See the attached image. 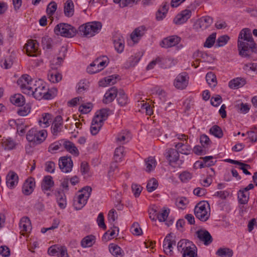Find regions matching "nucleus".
Masks as SVG:
<instances>
[{"label": "nucleus", "mask_w": 257, "mask_h": 257, "mask_svg": "<svg viewBox=\"0 0 257 257\" xmlns=\"http://www.w3.org/2000/svg\"><path fill=\"white\" fill-rule=\"evenodd\" d=\"M54 185L53 178L50 176H46L44 177L42 183V189L44 191H49Z\"/></svg>", "instance_id": "32"}, {"label": "nucleus", "mask_w": 257, "mask_h": 257, "mask_svg": "<svg viewBox=\"0 0 257 257\" xmlns=\"http://www.w3.org/2000/svg\"><path fill=\"white\" fill-rule=\"evenodd\" d=\"M117 218V214L116 211L112 209H111L108 214V221L113 224L115 220Z\"/></svg>", "instance_id": "64"}, {"label": "nucleus", "mask_w": 257, "mask_h": 257, "mask_svg": "<svg viewBox=\"0 0 257 257\" xmlns=\"http://www.w3.org/2000/svg\"><path fill=\"white\" fill-rule=\"evenodd\" d=\"M109 109L107 108H103L99 111H97L93 118H98V120L99 119L102 123L104 120H105L109 115Z\"/></svg>", "instance_id": "35"}, {"label": "nucleus", "mask_w": 257, "mask_h": 257, "mask_svg": "<svg viewBox=\"0 0 257 257\" xmlns=\"http://www.w3.org/2000/svg\"><path fill=\"white\" fill-rule=\"evenodd\" d=\"M181 40L180 37L173 35L163 39L160 45L162 48H169L178 44L181 42Z\"/></svg>", "instance_id": "14"}, {"label": "nucleus", "mask_w": 257, "mask_h": 257, "mask_svg": "<svg viewBox=\"0 0 257 257\" xmlns=\"http://www.w3.org/2000/svg\"><path fill=\"white\" fill-rule=\"evenodd\" d=\"M194 211L196 217L201 221H206L209 218L210 208L207 202L198 203L195 207Z\"/></svg>", "instance_id": "6"}, {"label": "nucleus", "mask_w": 257, "mask_h": 257, "mask_svg": "<svg viewBox=\"0 0 257 257\" xmlns=\"http://www.w3.org/2000/svg\"><path fill=\"white\" fill-rule=\"evenodd\" d=\"M216 33H212L206 39L204 43V46L207 48L211 47L215 42Z\"/></svg>", "instance_id": "53"}, {"label": "nucleus", "mask_w": 257, "mask_h": 257, "mask_svg": "<svg viewBox=\"0 0 257 257\" xmlns=\"http://www.w3.org/2000/svg\"><path fill=\"white\" fill-rule=\"evenodd\" d=\"M255 44L249 29H243L240 32L237 40V49L240 56L249 57L250 52H253Z\"/></svg>", "instance_id": "1"}, {"label": "nucleus", "mask_w": 257, "mask_h": 257, "mask_svg": "<svg viewBox=\"0 0 257 257\" xmlns=\"http://www.w3.org/2000/svg\"><path fill=\"white\" fill-rule=\"evenodd\" d=\"M92 189L89 186H86L80 190L74 199L73 205L76 210L82 209L86 204L90 196Z\"/></svg>", "instance_id": "4"}, {"label": "nucleus", "mask_w": 257, "mask_h": 257, "mask_svg": "<svg viewBox=\"0 0 257 257\" xmlns=\"http://www.w3.org/2000/svg\"><path fill=\"white\" fill-rule=\"evenodd\" d=\"M117 96V90L115 87L109 89L104 94L103 102L104 103H109L112 102Z\"/></svg>", "instance_id": "24"}, {"label": "nucleus", "mask_w": 257, "mask_h": 257, "mask_svg": "<svg viewBox=\"0 0 257 257\" xmlns=\"http://www.w3.org/2000/svg\"><path fill=\"white\" fill-rule=\"evenodd\" d=\"M102 123L98 118H93L92 121L90 132L92 135H96L99 132L101 127L102 126Z\"/></svg>", "instance_id": "30"}, {"label": "nucleus", "mask_w": 257, "mask_h": 257, "mask_svg": "<svg viewBox=\"0 0 257 257\" xmlns=\"http://www.w3.org/2000/svg\"><path fill=\"white\" fill-rule=\"evenodd\" d=\"M130 138V133L128 131H122L117 135L116 141L117 143L122 144L125 140L128 141Z\"/></svg>", "instance_id": "44"}, {"label": "nucleus", "mask_w": 257, "mask_h": 257, "mask_svg": "<svg viewBox=\"0 0 257 257\" xmlns=\"http://www.w3.org/2000/svg\"><path fill=\"white\" fill-rule=\"evenodd\" d=\"M38 45L39 44L36 40H28L25 46L27 55L32 57L37 56L39 55L40 51L38 49Z\"/></svg>", "instance_id": "11"}, {"label": "nucleus", "mask_w": 257, "mask_h": 257, "mask_svg": "<svg viewBox=\"0 0 257 257\" xmlns=\"http://www.w3.org/2000/svg\"><path fill=\"white\" fill-rule=\"evenodd\" d=\"M239 202L242 204H246L249 199V193L244 190H240L238 192Z\"/></svg>", "instance_id": "37"}, {"label": "nucleus", "mask_w": 257, "mask_h": 257, "mask_svg": "<svg viewBox=\"0 0 257 257\" xmlns=\"http://www.w3.org/2000/svg\"><path fill=\"white\" fill-rule=\"evenodd\" d=\"M212 17H201L194 24V28L204 30L208 28L212 23Z\"/></svg>", "instance_id": "15"}, {"label": "nucleus", "mask_w": 257, "mask_h": 257, "mask_svg": "<svg viewBox=\"0 0 257 257\" xmlns=\"http://www.w3.org/2000/svg\"><path fill=\"white\" fill-rule=\"evenodd\" d=\"M200 142L204 148H207L210 145L211 143L209 137L204 134L200 136Z\"/></svg>", "instance_id": "61"}, {"label": "nucleus", "mask_w": 257, "mask_h": 257, "mask_svg": "<svg viewBox=\"0 0 257 257\" xmlns=\"http://www.w3.org/2000/svg\"><path fill=\"white\" fill-rule=\"evenodd\" d=\"M19 177L16 173L14 171H10L6 176V184L7 187L11 189H14L18 185Z\"/></svg>", "instance_id": "16"}, {"label": "nucleus", "mask_w": 257, "mask_h": 257, "mask_svg": "<svg viewBox=\"0 0 257 257\" xmlns=\"http://www.w3.org/2000/svg\"><path fill=\"white\" fill-rule=\"evenodd\" d=\"M62 147L61 144L59 142H56L51 144L48 148V151L51 153H55L56 152L60 150Z\"/></svg>", "instance_id": "60"}, {"label": "nucleus", "mask_w": 257, "mask_h": 257, "mask_svg": "<svg viewBox=\"0 0 257 257\" xmlns=\"http://www.w3.org/2000/svg\"><path fill=\"white\" fill-rule=\"evenodd\" d=\"M52 115L49 113H44L39 120V124L42 127L49 126L52 120Z\"/></svg>", "instance_id": "26"}, {"label": "nucleus", "mask_w": 257, "mask_h": 257, "mask_svg": "<svg viewBox=\"0 0 257 257\" xmlns=\"http://www.w3.org/2000/svg\"><path fill=\"white\" fill-rule=\"evenodd\" d=\"M111 231L108 230L106 232L103 236V238L106 239L107 240H109L112 238L114 237L115 235V231H118V228L115 226L113 225L112 227L111 228Z\"/></svg>", "instance_id": "50"}, {"label": "nucleus", "mask_w": 257, "mask_h": 257, "mask_svg": "<svg viewBox=\"0 0 257 257\" xmlns=\"http://www.w3.org/2000/svg\"><path fill=\"white\" fill-rule=\"evenodd\" d=\"M89 25L88 23L81 25L79 27L77 33L82 36L90 38L91 37V32L90 31Z\"/></svg>", "instance_id": "34"}, {"label": "nucleus", "mask_w": 257, "mask_h": 257, "mask_svg": "<svg viewBox=\"0 0 257 257\" xmlns=\"http://www.w3.org/2000/svg\"><path fill=\"white\" fill-rule=\"evenodd\" d=\"M210 133L218 138H221L223 136V133L221 128L218 125H215L210 128Z\"/></svg>", "instance_id": "47"}, {"label": "nucleus", "mask_w": 257, "mask_h": 257, "mask_svg": "<svg viewBox=\"0 0 257 257\" xmlns=\"http://www.w3.org/2000/svg\"><path fill=\"white\" fill-rule=\"evenodd\" d=\"M113 42L115 50L118 53H121L124 48V41L123 37L119 34L113 36Z\"/></svg>", "instance_id": "18"}, {"label": "nucleus", "mask_w": 257, "mask_h": 257, "mask_svg": "<svg viewBox=\"0 0 257 257\" xmlns=\"http://www.w3.org/2000/svg\"><path fill=\"white\" fill-rule=\"evenodd\" d=\"M20 233L24 235L30 232L32 229L30 220L27 217H23L19 223Z\"/></svg>", "instance_id": "19"}, {"label": "nucleus", "mask_w": 257, "mask_h": 257, "mask_svg": "<svg viewBox=\"0 0 257 257\" xmlns=\"http://www.w3.org/2000/svg\"><path fill=\"white\" fill-rule=\"evenodd\" d=\"M235 107L239 112L243 114L247 113L250 109V107L247 104L243 103L242 102L239 104L236 105Z\"/></svg>", "instance_id": "56"}, {"label": "nucleus", "mask_w": 257, "mask_h": 257, "mask_svg": "<svg viewBox=\"0 0 257 257\" xmlns=\"http://www.w3.org/2000/svg\"><path fill=\"white\" fill-rule=\"evenodd\" d=\"M109 62L108 58L105 56H102L96 58L87 70L89 73H95L103 70L108 64Z\"/></svg>", "instance_id": "7"}, {"label": "nucleus", "mask_w": 257, "mask_h": 257, "mask_svg": "<svg viewBox=\"0 0 257 257\" xmlns=\"http://www.w3.org/2000/svg\"><path fill=\"white\" fill-rule=\"evenodd\" d=\"M2 146L5 150H12L16 148L17 143L12 138H3Z\"/></svg>", "instance_id": "27"}, {"label": "nucleus", "mask_w": 257, "mask_h": 257, "mask_svg": "<svg viewBox=\"0 0 257 257\" xmlns=\"http://www.w3.org/2000/svg\"><path fill=\"white\" fill-rule=\"evenodd\" d=\"M212 156H206L202 158V162H198L197 163H199V166L200 168L211 166L214 164L212 160Z\"/></svg>", "instance_id": "41"}, {"label": "nucleus", "mask_w": 257, "mask_h": 257, "mask_svg": "<svg viewBox=\"0 0 257 257\" xmlns=\"http://www.w3.org/2000/svg\"><path fill=\"white\" fill-rule=\"evenodd\" d=\"M169 209H164L159 213H157V217L160 222L165 221L168 216L169 213Z\"/></svg>", "instance_id": "57"}, {"label": "nucleus", "mask_w": 257, "mask_h": 257, "mask_svg": "<svg viewBox=\"0 0 257 257\" xmlns=\"http://www.w3.org/2000/svg\"><path fill=\"white\" fill-rule=\"evenodd\" d=\"M88 24L90 29L91 37L98 33L102 28V24L99 22L94 21L89 22Z\"/></svg>", "instance_id": "33"}, {"label": "nucleus", "mask_w": 257, "mask_h": 257, "mask_svg": "<svg viewBox=\"0 0 257 257\" xmlns=\"http://www.w3.org/2000/svg\"><path fill=\"white\" fill-rule=\"evenodd\" d=\"M11 102L17 106H21L25 103V98L21 94H16L10 98Z\"/></svg>", "instance_id": "36"}, {"label": "nucleus", "mask_w": 257, "mask_h": 257, "mask_svg": "<svg viewBox=\"0 0 257 257\" xmlns=\"http://www.w3.org/2000/svg\"><path fill=\"white\" fill-rule=\"evenodd\" d=\"M216 254L221 257H231L232 256V250L228 248H220L216 252Z\"/></svg>", "instance_id": "43"}, {"label": "nucleus", "mask_w": 257, "mask_h": 257, "mask_svg": "<svg viewBox=\"0 0 257 257\" xmlns=\"http://www.w3.org/2000/svg\"><path fill=\"white\" fill-rule=\"evenodd\" d=\"M56 200L59 207L64 209L66 207L67 202L65 193L63 191L59 190L56 194Z\"/></svg>", "instance_id": "28"}, {"label": "nucleus", "mask_w": 257, "mask_h": 257, "mask_svg": "<svg viewBox=\"0 0 257 257\" xmlns=\"http://www.w3.org/2000/svg\"><path fill=\"white\" fill-rule=\"evenodd\" d=\"M60 169L64 173H69L71 171L73 167V162L70 157H62L59 160Z\"/></svg>", "instance_id": "13"}, {"label": "nucleus", "mask_w": 257, "mask_h": 257, "mask_svg": "<svg viewBox=\"0 0 257 257\" xmlns=\"http://www.w3.org/2000/svg\"><path fill=\"white\" fill-rule=\"evenodd\" d=\"M49 80L53 83H57L62 79V75L58 72L52 73L48 76Z\"/></svg>", "instance_id": "59"}, {"label": "nucleus", "mask_w": 257, "mask_h": 257, "mask_svg": "<svg viewBox=\"0 0 257 257\" xmlns=\"http://www.w3.org/2000/svg\"><path fill=\"white\" fill-rule=\"evenodd\" d=\"M169 5L168 3L165 2L163 3L158 10V14L159 15H166L169 10Z\"/></svg>", "instance_id": "58"}, {"label": "nucleus", "mask_w": 257, "mask_h": 257, "mask_svg": "<svg viewBox=\"0 0 257 257\" xmlns=\"http://www.w3.org/2000/svg\"><path fill=\"white\" fill-rule=\"evenodd\" d=\"M146 28L144 26L139 27L134 30L130 36L133 44L137 43L142 37L145 34Z\"/></svg>", "instance_id": "22"}, {"label": "nucleus", "mask_w": 257, "mask_h": 257, "mask_svg": "<svg viewBox=\"0 0 257 257\" xmlns=\"http://www.w3.org/2000/svg\"><path fill=\"white\" fill-rule=\"evenodd\" d=\"M63 146L71 154L76 156L79 155L78 150L73 143L65 141L63 142Z\"/></svg>", "instance_id": "31"}, {"label": "nucleus", "mask_w": 257, "mask_h": 257, "mask_svg": "<svg viewBox=\"0 0 257 257\" xmlns=\"http://www.w3.org/2000/svg\"><path fill=\"white\" fill-rule=\"evenodd\" d=\"M158 181L155 178L151 179L148 183L147 185V190L152 192L154 191L158 187Z\"/></svg>", "instance_id": "55"}, {"label": "nucleus", "mask_w": 257, "mask_h": 257, "mask_svg": "<svg viewBox=\"0 0 257 257\" xmlns=\"http://www.w3.org/2000/svg\"><path fill=\"white\" fill-rule=\"evenodd\" d=\"M229 39V37L226 35L221 36L217 39L215 46L217 47H223L227 43Z\"/></svg>", "instance_id": "45"}, {"label": "nucleus", "mask_w": 257, "mask_h": 257, "mask_svg": "<svg viewBox=\"0 0 257 257\" xmlns=\"http://www.w3.org/2000/svg\"><path fill=\"white\" fill-rule=\"evenodd\" d=\"M175 203L179 208L184 209L186 205L188 203V201L186 198L181 197L176 199Z\"/></svg>", "instance_id": "54"}, {"label": "nucleus", "mask_w": 257, "mask_h": 257, "mask_svg": "<svg viewBox=\"0 0 257 257\" xmlns=\"http://www.w3.org/2000/svg\"><path fill=\"white\" fill-rule=\"evenodd\" d=\"M52 39L49 36H46L42 38V45L44 49H49L52 46Z\"/></svg>", "instance_id": "51"}, {"label": "nucleus", "mask_w": 257, "mask_h": 257, "mask_svg": "<svg viewBox=\"0 0 257 257\" xmlns=\"http://www.w3.org/2000/svg\"><path fill=\"white\" fill-rule=\"evenodd\" d=\"M178 250L182 254V257H197L196 247L192 242L182 239L177 244Z\"/></svg>", "instance_id": "3"}, {"label": "nucleus", "mask_w": 257, "mask_h": 257, "mask_svg": "<svg viewBox=\"0 0 257 257\" xmlns=\"http://www.w3.org/2000/svg\"><path fill=\"white\" fill-rule=\"evenodd\" d=\"M168 157L170 162H175L179 159V152L177 150H175L173 149H170L168 150Z\"/></svg>", "instance_id": "48"}, {"label": "nucleus", "mask_w": 257, "mask_h": 257, "mask_svg": "<svg viewBox=\"0 0 257 257\" xmlns=\"http://www.w3.org/2000/svg\"><path fill=\"white\" fill-rule=\"evenodd\" d=\"M245 83V80L243 78H236L229 81L228 86L231 89H238L244 86Z\"/></svg>", "instance_id": "29"}, {"label": "nucleus", "mask_w": 257, "mask_h": 257, "mask_svg": "<svg viewBox=\"0 0 257 257\" xmlns=\"http://www.w3.org/2000/svg\"><path fill=\"white\" fill-rule=\"evenodd\" d=\"M109 250L111 254L116 257L121 255L123 252L121 248L114 243H111L109 245Z\"/></svg>", "instance_id": "40"}, {"label": "nucleus", "mask_w": 257, "mask_h": 257, "mask_svg": "<svg viewBox=\"0 0 257 257\" xmlns=\"http://www.w3.org/2000/svg\"><path fill=\"white\" fill-rule=\"evenodd\" d=\"M140 59V58L138 56H132L128 59L125 63L124 67L126 68H129L130 67H134L138 63Z\"/></svg>", "instance_id": "46"}, {"label": "nucleus", "mask_w": 257, "mask_h": 257, "mask_svg": "<svg viewBox=\"0 0 257 257\" xmlns=\"http://www.w3.org/2000/svg\"><path fill=\"white\" fill-rule=\"evenodd\" d=\"M35 186V182L34 179L33 178H29L27 179L24 182L23 188L22 192L23 194L26 195L31 194Z\"/></svg>", "instance_id": "21"}, {"label": "nucleus", "mask_w": 257, "mask_h": 257, "mask_svg": "<svg viewBox=\"0 0 257 257\" xmlns=\"http://www.w3.org/2000/svg\"><path fill=\"white\" fill-rule=\"evenodd\" d=\"M172 236L170 234L167 235L163 242L164 251L167 255H171L172 254L173 245H175L176 242L172 238Z\"/></svg>", "instance_id": "20"}, {"label": "nucleus", "mask_w": 257, "mask_h": 257, "mask_svg": "<svg viewBox=\"0 0 257 257\" xmlns=\"http://www.w3.org/2000/svg\"><path fill=\"white\" fill-rule=\"evenodd\" d=\"M145 164L146 166V171L151 172L155 167L156 161L154 158L150 157L145 160Z\"/></svg>", "instance_id": "42"}, {"label": "nucleus", "mask_w": 257, "mask_h": 257, "mask_svg": "<svg viewBox=\"0 0 257 257\" xmlns=\"http://www.w3.org/2000/svg\"><path fill=\"white\" fill-rule=\"evenodd\" d=\"M64 128L67 129V125H63L62 117L57 115L54 118L51 126V132L54 136L58 135L60 132L64 130Z\"/></svg>", "instance_id": "10"}, {"label": "nucleus", "mask_w": 257, "mask_h": 257, "mask_svg": "<svg viewBox=\"0 0 257 257\" xmlns=\"http://www.w3.org/2000/svg\"><path fill=\"white\" fill-rule=\"evenodd\" d=\"M31 91V93H29L28 95L33 96L38 100H41L42 98L51 99L55 96L57 92L56 88H53L49 90L46 83L41 80L35 81V84Z\"/></svg>", "instance_id": "2"}, {"label": "nucleus", "mask_w": 257, "mask_h": 257, "mask_svg": "<svg viewBox=\"0 0 257 257\" xmlns=\"http://www.w3.org/2000/svg\"><path fill=\"white\" fill-rule=\"evenodd\" d=\"M117 99L121 106L125 105L127 103V97L123 90L119 91Z\"/></svg>", "instance_id": "49"}, {"label": "nucleus", "mask_w": 257, "mask_h": 257, "mask_svg": "<svg viewBox=\"0 0 257 257\" xmlns=\"http://www.w3.org/2000/svg\"><path fill=\"white\" fill-rule=\"evenodd\" d=\"M206 80L210 87H214L217 84V80L215 75L212 72L207 73Z\"/></svg>", "instance_id": "39"}, {"label": "nucleus", "mask_w": 257, "mask_h": 257, "mask_svg": "<svg viewBox=\"0 0 257 257\" xmlns=\"http://www.w3.org/2000/svg\"><path fill=\"white\" fill-rule=\"evenodd\" d=\"M54 31L55 34L58 36L66 38H72L76 35L77 30L69 24L60 23L55 26Z\"/></svg>", "instance_id": "5"}, {"label": "nucleus", "mask_w": 257, "mask_h": 257, "mask_svg": "<svg viewBox=\"0 0 257 257\" xmlns=\"http://www.w3.org/2000/svg\"><path fill=\"white\" fill-rule=\"evenodd\" d=\"M177 151L183 155H188L191 154L192 149L187 142L185 143H178L175 146Z\"/></svg>", "instance_id": "23"}, {"label": "nucleus", "mask_w": 257, "mask_h": 257, "mask_svg": "<svg viewBox=\"0 0 257 257\" xmlns=\"http://www.w3.org/2000/svg\"><path fill=\"white\" fill-rule=\"evenodd\" d=\"M64 14L65 16H72L74 14V4L72 0H67L64 4Z\"/></svg>", "instance_id": "25"}, {"label": "nucleus", "mask_w": 257, "mask_h": 257, "mask_svg": "<svg viewBox=\"0 0 257 257\" xmlns=\"http://www.w3.org/2000/svg\"><path fill=\"white\" fill-rule=\"evenodd\" d=\"M196 233L198 238L200 241L203 242L205 245H209L212 242V237L210 233L206 230L199 229Z\"/></svg>", "instance_id": "17"}, {"label": "nucleus", "mask_w": 257, "mask_h": 257, "mask_svg": "<svg viewBox=\"0 0 257 257\" xmlns=\"http://www.w3.org/2000/svg\"><path fill=\"white\" fill-rule=\"evenodd\" d=\"M47 136L46 131H38L35 128L31 129L27 134V140L30 142H33L36 144L43 142Z\"/></svg>", "instance_id": "8"}, {"label": "nucleus", "mask_w": 257, "mask_h": 257, "mask_svg": "<svg viewBox=\"0 0 257 257\" xmlns=\"http://www.w3.org/2000/svg\"><path fill=\"white\" fill-rule=\"evenodd\" d=\"M124 148L120 146L117 147L114 152V159L115 162L120 161L121 158L123 156Z\"/></svg>", "instance_id": "52"}, {"label": "nucleus", "mask_w": 257, "mask_h": 257, "mask_svg": "<svg viewBox=\"0 0 257 257\" xmlns=\"http://www.w3.org/2000/svg\"><path fill=\"white\" fill-rule=\"evenodd\" d=\"M131 231L133 234L136 235H140L142 234V230L140 227L138 223L135 222L131 227Z\"/></svg>", "instance_id": "62"}, {"label": "nucleus", "mask_w": 257, "mask_h": 257, "mask_svg": "<svg viewBox=\"0 0 257 257\" xmlns=\"http://www.w3.org/2000/svg\"><path fill=\"white\" fill-rule=\"evenodd\" d=\"M17 83L22 89V92L29 95L31 93V90L35 84V82L28 75H22L17 81Z\"/></svg>", "instance_id": "9"}, {"label": "nucleus", "mask_w": 257, "mask_h": 257, "mask_svg": "<svg viewBox=\"0 0 257 257\" xmlns=\"http://www.w3.org/2000/svg\"><path fill=\"white\" fill-rule=\"evenodd\" d=\"M95 242V237L93 235H88L83 238L81 244L83 247H91Z\"/></svg>", "instance_id": "38"}, {"label": "nucleus", "mask_w": 257, "mask_h": 257, "mask_svg": "<svg viewBox=\"0 0 257 257\" xmlns=\"http://www.w3.org/2000/svg\"><path fill=\"white\" fill-rule=\"evenodd\" d=\"M189 77L186 72L180 73L174 82V86L178 89H183L188 85Z\"/></svg>", "instance_id": "12"}, {"label": "nucleus", "mask_w": 257, "mask_h": 257, "mask_svg": "<svg viewBox=\"0 0 257 257\" xmlns=\"http://www.w3.org/2000/svg\"><path fill=\"white\" fill-rule=\"evenodd\" d=\"M57 9V5L55 2L49 3L47 6L46 12L48 15H53Z\"/></svg>", "instance_id": "63"}]
</instances>
